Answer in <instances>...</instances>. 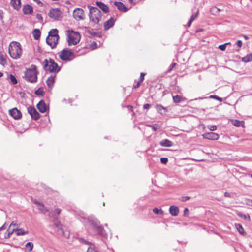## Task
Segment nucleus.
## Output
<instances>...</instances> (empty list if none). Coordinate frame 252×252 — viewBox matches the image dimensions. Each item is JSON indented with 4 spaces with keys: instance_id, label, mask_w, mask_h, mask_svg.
<instances>
[{
    "instance_id": "obj_1",
    "label": "nucleus",
    "mask_w": 252,
    "mask_h": 252,
    "mask_svg": "<svg viewBox=\"0 0 252 252\" xmlns=\"http://www.w3.org/2000/svg\"><path fill=\"white\" fill-rule=\"evenodd\" d=\"M9 53L11 58L18 59L22 54V49L20 44L17 42L13 41L9 46Z\"/></svg>"
},
{
    "instance_id": "obj_2",
    "label": "nucleus",
    "mask_w": 252,
    "mask_h": 252,
    "mask_svg": "<svg viewBox=\"0 0 252 252\" xmlns=\"http://www.w3.org/2000/svg\"><path fill=\"white\" fill-rule=\"evenodd\" d=\"M66 34L69 46L76 45L80 42L81 35L78 32L72 30H68L66 31Z\"/></svg>"
},
{
    "instance_id": "obj_3",
    "label": "nucleus",
    "mask_w": 252,
    "mask_h": 252,
    "mask_svg": "<svg viewBox=\"0 0 252 252\" xmlns=\"http://www.w3.org/2000/svg\"><path fill=\"white\" fill-rule=\"evenodd\" d=\"M59 39L58 31L56 29H54L49 32L46 38V42L52 48H54L57 45Z\"/></svg>"
},
{
    "instance_id": "obj_4",
    "label": "nucleus",
    "mask_w": 252,
    "mask_h": 252,
    "mask_svg": "<svg viewBox=\"0 0 252 252\" xmlns=\"http://www.w3.org/2000/svg\"><path fill=\"white\" fill-rule=\"evenodd\" d=\"M37 74L36 66L35 65H32L25 72V79L32 83L36 82L37 78Z\"/></svg>"
},
{
    "instance_id": "obj_5",
    "label": "nucleus",
    "mask_w": 252,
    "mask_h": 252,
    "mask_svg": "<svg viewBox=\"0 0 252 252\" xmlns=\"http://www.w3.org/2000/svg\"><path fill=\"white\" fill-rule=\"evenodd\" d=\"M89 8V18L94 24H98L101 20V12L96 7L88 6Z\"/></svg>"
},
{
    "instance_id": "obj_6",
    "label": "nucleus",
    "mask_w": 252,
    "mask_h": 252,
    "mask_svg": "<svg viewBox=\"0 0 252 252\" xmlns=\"http://www.w3.org/2000/svg\"><path fill=\"white\" fill-rule=\"evenodd\" d=\"M44 69L50 72H58L60 68L54 60L50 59H45L43 62Z\"/></svg>"
},
{
    "instance_id": "obj_7",
    "label": "nucleus",
    "mask_w": 252,
    "mask_h": 252,
    "mask_svg": "<svg viewBox=\"0 0 252 252\" xmlns=\"http://www.w3.org/2000/svg\"><path fill=\"white\" fill-rule=\"evenodd\" d=\"M59 57L63 61L71 60L74 57V53L71 50L63 49L60 52Z\"/></svg>"
},
{
    "instance_id": "obj_8",
    "label": "nucleus",
    "mask_w": 252,
    "mask_h": 252,
    "mask_svg": "<svg viewBox=\"0 0 252 252\" xmlns=\"http://www.w3.org/2000/svg\"><path fill=\"white\" fill-rule=\"evenodd\" d=\"M91 226L97 233L101 235H105V231L101 226L100 225V223L97 220H93L91 222Z\"/></svg>"
},
{
    "instance_id": "obj_9",
    "label": "nucleus",
    "mask_w": 252,
    "mask_h": 252,
    "mask_svg": "<svg viewBox=\"0 0 252 252\" xmlns=\"http://www.w3.org/2000/svg\"><path fill=\"white\" fill-rule=\"evenodd\" d=\"M73 16L77 21L84 20L85 19V14L83 10L80 8H75L73 11Z\"/></svg>"
},
{
    "instance_id": "obj_10",
    "label": "nucleus",
    "mask_w": 252,
    "mask_h": 252,
    "mask_svg": "<svg viewBox=\"0 0 252 252\" xmlns=\"http://www.w3.org/2000/svg\"><path fill=\"white\" fill-rule=\"evenodd\" d=\"M62 12L59 9H52L49 12V16L54 20H57L61 17Z\"/></svg>"
},
{
    "instance_id": "obj_11",
    "label": "nucleus",
    "mask_w": 252,
    "mask_h": 252,
    "mask_svg": "<svg viewBox=\"0 0 252 252\" xmlns=\"http://www.w3.org/2000/svg\"><path fill=\"white\" fill-rule=\"evenodd\" d=\"M27 109L28 113L32 119L37 120L39 118L40 115L34 107H29Z\"/></svg>"
},
{
    "instance_id": "obj_12",
    "label": "nucleus",
    "mask_w": 252,
    "mask_h": 252,
    "mask_svg": "<svg viewBox=\"0 0 252 252\" xmlns=\"http://www.w3.org/2000/svg\"><path fill=\"white\" fill-rule=\"evenodd\" d=\"M32 202L36 204L39 210L43 214H45L49 211V210L45 206V205L41 202L34 199L32 200Z\"/></svg>"
},
{
    "instance_id": "obj_13",
    "label": "nucleus",
    "mask_w": 252,
    "mask_h": 252,
    "mask_svg": "<svg viewBox=\"0 0 252 252\" xmlns=\"http://www.w3.org/2000/svg\"><path fill=\"white\" fill-rule=\"evenodd\" d=\"M202 136L205 139L212 140H216L219 138V134L213 132L205 133L202 135Z\"/></svg>"
},
{
    "instance_id": "obj_14",
    "label": "nucleus",
    "mask_w": 252,
    "mask_h": 252,
    "mask_svg": "<svg viewBox=\"0 0 252 252\" xmlns=\"http://www.w3.org/2000/svg\"><path fill=\"white\" fill-rule=\"evenodd\" d=\"M9 113L11 116L15 119H19L22 117V114L21 112L16 108H13L9 110Z\"/></svg>"
},
{
    "instance_id": "obj_15",
    "label": "nucleus",
    "mask_w": 252,
    "mask_h": 252,
    "mask_svg": "<svg viewBox=\"0 0 252 252\" xmlns=\"http://www.w3.org/2000/svg\"><path fill=\"white\" fill-rule=\"evenodd\" d=\"M55 226H56L57 231H59V233L63 235L64 237L68 238L69 236V233L68 232H64L62 227V225L60 224V223H55Z\"/></svg>"
},
{
    "instance_id": "obj_16",
    "label": "nucleus",
    "mask_w": 252,
    "mask_h": 252,
    "mask_svg": "<svg viewBox=\"0 0 252 252\" xmlns=\"http://www.w3.org/2000/svg\"><path fill=\"white\" fill-rule=\"evenodd\" d=\"M37 108L41 113H44L46 111L47 107L43 100H41L37 104Z\"/></svg>"
},
{
    "instance_id": "obj_17",
    "label": "nucleus",
    "mask_w": 252,
    "mask_h": 252,
    "mask_svg": "<svg viewBox=\"0 0 252 252\" xmlns=\"http://www.w3.org/2000/svg\"><path fill=\"white\" fill-rule=\"evenodd\" d=\"M23 12L25 15H29L32 14L33 12V8L32 6L29 4L24 5L22 9Z\"/></svg>"
},
{
    "instance_id": "obj_18",
    "label": "nucleus",
    "mask_w": 252,
    "mask_h": 252,
    "mask_svg": "<svg viewBox=\"0 0 252 252\" xmlns=\"http://www.w3.org/2000/svg\"><path fill=\"white\" fill-rule=\"evenodd\" d=\"M10 4L14 9L18 10L21 6V0H11Z\"/></svg>"
},
{
    "instance_id": "obj_19",
    "label": "nucleus",
    "mask_w": 252,
    "mask_h": 252,
    "mask_svg": "<svg viewBox=\"0 0 252 252\" xmlns=\"http://www.w3.org/2000/svg\"><path fill=\"white\" fill-rule=\"evenodd\" d=\"M114 4L117 7L118 9L120 11L126 12L128 10L127 8L126 7L123 3L120 2L115 1L114 2Z\"/></svg>"
},
{
    "instance_id": "obj_20",
    "label": "nucleus",
    "mask_w": 252,
    "mask_h": 252,
    "mask_svg": "<svg viewBox=\"0 0 252 252\" xmlns=\"http://www.w3.org/2000/svg\"><path fill=\"white\" fill-rule=\"evenodd\" d=\"M115 20L113 18H111L104 23V28L105 30H108L114 24Z\"/></svg>"
},
{
    "instance_id": "obj_21",
    "label": "nucleus",
    "mask_w": 252,
    "mask_h": 252,
    "mask_svg": "<svg viewBox=\"0 0 252 252\" xmlns=\"http://www.w3.org/2000/svg\"><path fill=\"white\" fill-rule=\"evenodd\" d=\"M179 208L177 206L173 205L171 206L169 208V212L172 216H177L179 213Z\"/></svg>"
},
{
    "instance_id": "obj_22",
    "label": "nucleus",
    "mask_w": 252,
    "mask_h": 252,
    "mask_svg": "<svg viewBox=\"0 0 252 252\" xmlns=\"http://www.w3.org/2000/svg\"><path fill=\"white\" fill-rule=\"evenodd\" d=\"M97 6L101 9L104 12L107 13L109 12V8L108 7L103 3L101 2H96V3Z\"/></svg>"
},
{
    "instance_id": "obj_23",
    "label": "nucleus",
    "mask_w": 252,
    "mask_h": 252,
    "mask_svg": "<svg viewBox=\"0 0 252 252\" xmlns=\"http://www.w3.org/2000/svg\"><path fill=\"white\" fill-rule=\"evenodd\" d=\"M55 75H52L47 80L46 83L49 88H51L53 86L54 83L55 82Z\"/></svg>"
},
{
    "instance_id": "obj_24",
    "label": "nucleus",
    "mask_w": 252,
    "mask_h": 252,
    "mask_svg": "<svg viewBox=\"0 0 252 252\" xmlns=\"http://www.w3.org/2000/svg\"><path fill=\"white\" fill-rule=\"evenodd\" d=\"M160 145L163 147H171L173 145V143L167 139H164L162 141H161L159 143Z\"/></svg>"
},
{
    "instance_id": "obj_25",
    "label": "nucleus",
    "mask_w": 252,
    "mask_h": 252,
    "mask_svg": "<svg viewBox=\"0 0 252 252\" xmlns=\"http://www.w3.org/2000/svg\"><path fill=\"white\" fill-rule=\"evenodd\" d=\"M16 228H10L8 227L7 230L4 234V238L6 239L10 238L13 233L15 231Z\"/></svg>"
},
{
    "instance_id": "obj_26",
    "label": "nucleus",
    "mask_w": 252,
    "mask_h": 252,
    "mask_svg": "<svg viewBox=\"0 0 252 252\" xmlns=\"http://www.w3.org/2000/svg\"><path fill=\"white\" fill-rule=\"evenodd\" d=\"M241 60L245 63L252 61V53H250L242 57Z\"/></svg>"
},
{
    "instance_id": "obj_27",
    "label": "nucleus",
    "mask_w": 252,
    "mask_h": 252,
    "mask_svg": "<svg viewBox=\"0 0 252 252\" xmlns=\"http://www.w3.org/2000/svg\"><path fill=\"white\" fill-rule=\"evenodd\" d=\"M235 227L240 234L242 235H244L245 234L244 229H243L242 226L241 224H235Z\"/></svg>"
},
{
    "instance_id": "obj_28",
    "label": "nucleus",
    "mask_w": 252,
    "mask_h": 252,
    "mask_svg": "<svg viewBox=\"0 0 252 252\" xmlns=\"http://www.w3.org/2000/svg\"><path fill=\"white\" fill-rule=\"evenodd\" d=\"M16 232V235L18 236L24 235L28 233V231L25 230L23 229H17L15 230Z\"/></svg>"
},
{
    "instance_id": "obj_29",
    "label": "nucleus",
    "mask_w": 252,
    "mask_h": 252,
    "mask_svg": "<svg viewBox=\"0 0 252 252\" xmlns=\"http://www.w3.org/2000/svg\"><path fill=\"white\" fill-rule=\"evenodd\" d=\"M156 109H157V110L161 114L165 113L166 111V109L165 108L163 107L160 105H157Z\"/></svg>"
},
{
    "instance_id": "obj_30",
    "label": "nucleus",
    "mask_w": 252,
    "mask_h": 252,
    "mask_svg": "<svg viewBox=\"0 0 252 252\" xmlns=\"http://www.w3.org/2000/svg\"><path fill=\"white\" fill-rule=\"evenodd\" d=\"M33 35L35 39L37 40L40 36V32L38 29H35L33 32Z\"/></svg>"
},
{
    "instance_id": "obj_31",
    "label": "nucleus",
    "mask_w": 252,
    "mask_h": 252,
    "mask_svg": "<svg viewBox=\"0 0 252 252\" xmlns=\"http://www.w3.org/2000/svg\"><path fill=\"white\" fill-rule=\"evenodd\" d=\"M233 124L235 126L239 127V126H243L244 123L243 121H240L235 120L233 121Z\"/></svg>"
},
{
    "instance_id": "obj_32",
    "label": "nucleus",
    "mask_w": 252,
    "mask_h": 252,
    "mask_svg": "<svg viewBox=\"0 0 252 252\" xmlns=\"http://www.w3.org/2000/svg\"><path fill=\"white\" fill-rule=\"evenodd\" d=\"M26 248L29 252H31L33 248V244L32 242H28L25 245Z\"/></svg>"
},
{
    "instance_id": "obj_33",
    "label": "nucleus",
    "mask_w": 252,
    "mask_h": 252,
    "mask_svg": "<svg viewBox=\"0 0 252 252\" xmlns=\"http://www.w3.org/2000/svg\"><path fill=\"white\" fill-rule=\"evenodd\" d=\"M6 63V61L2 53L0 52V64L4 65Z\"/></svg>"
},
{
    "instance_id": "obj_34",
    "label": "nucleus",
    "mask_w": 252,
    "mask_h": 252,
    "mask_svg": "<svg viewBox=\"0 0 252 252\" xmlns=\"http://www.w3.org/2000/svg\"><path fill=\"white\" fill-rule=\"evenodd\" d=\"M210 13L214 15H217L218 14V8L216 7H213L210 9Z\"/></svg>"
},
{
    "instance_id": "obj_35",
    "label": "nucleus",
    "mask_w": 252,
    "mask_h": 252,
    "mask_svg": "<svg viewBox=\"0 0 252 252\" xmlns=\"http://www.w3.org/2000/svg\"><path fill=\"white\" fill-rule=\"evenodd\" d=\"M238 216L241 217V218L248 220L249 221L251 220L249 214H243L242 213H239L238 214Z\"/></svg>"
},
{
    "instance_id": "obj_36",
    "label": "nucleus",
    "mask_w": 252,
    "mask_h": 252,
    "mask_svg": "<svg viewBox=\"0 0 252 252\" xmlns=\"http://www.w3.org/2000/svg\"><path fill=\"white\" fill-rule=\"evenodd\" d=\"M9 79L10 80V82L13 84H16L17 83V81L15 76L12 74H10L9 75Z\"/></svg>"
},
{
    "instance_id": "obj_37",
    "label": "nucleus",
    "mask_w": 252,
    "mask_h": 252,
    "mask_svg": "<svg viewBox=\"0 0 252 252\" xmlns=\"http://www.w3.org/2000/svg\"><path fill=\"white\" fill-rule=\"evenodd\" d=\"M19 226V225L17 223L16 221H13L11 223V224H10V225H9V227H10L11 228H16V230H17Z\"/></svg>"
},
{
    "instance_id": "obj_38",
    "label": "nucleus",
    "mask_w": 252,
    "mask_h": 252,
    "mask_svg": "<svg viewBox=\"0 0 252 252\" xmlns=\"http://www.w3.org/2000/svg\"><path fill=\"white\" fill-rule=\"evenodd\" d=\"M173 99L175 103H179L181 101V96L178 95L173 96Z\"/></svg>"
},
{
    "instance_id": "obj_39",
    "label": "nucleus",
    "mask_w": 252,
    "mask_h": 252,
    "mask_svg": "<svg viewBox=\"0 0 252 252\" xmlns=\"http://www.w3.org/2000/svg\"><path fill=\"white\" fill-rule=\"evenodd\" d=\"M35 94L38 95L43 96L44 94V92L43 90L41 88L38 89L35 92Z\"/></svg>"
},
{
    "instance_id": "obj_40",
    "label": "nucleus",
    "mask_w": 252,
    "mask_h": 252,
    "mask_svg": "<svg viewBox=\"0 0 252 252\" xmlns=\"http://www.w3.org/2000/svg\"><path fill=\"white\" fill-rule=\"evenodd\" d=\"M153 211L154 213L156 214H163V211L161 209H158V208H155L153 209Z\"/></svg>"
},
{
    "instance_id": "obj_41",
    "label": "nucleus",
    "mask_w": 252,
    "mask_h": 252,
    "mask_svg": "<svg viewBox=\"0 0 252 252\" xmlns=\"http://www.w3.org/2000/svg\"><path fill=\"white\" fill-rule=\"evenodd\" d=\"M198 14V11H197L196 13L193 14L190 18V25H191V22L196 19L197 17Z\"/></svg>"
},
{
    "instance_id": "obj_42",
    "label": "nucleus",
    "mask_w": 252,
    "mask_h": 252,
    "mask_svg": "<svg viewBox=\"0 0 252 252\" xmlns=\"http://www.w3.org/2000/svg\"><path fill=\"white\" fill-rule=\"evenodd\" d=\"M207 128L211 131H215L217 129V126L215 125H209Z\"/></svg>"
},
{
    "instance_id": "obj_43",
    "label": "nucleus",
    "mask_w": 252,
    "mask_h": 252,
    "mask_svg": "<svg viewBox=\"0 0 252 252\" xmlns=\"http://www.w3.org/2000/svg\"><path fill=\"white\" fill-rule=\"evenodd\" d=\"M148 126L152 127L154 131L157 130L159 128V126L157 124H155L154 125H148Z\"/></svg>"
},
{
    "instance_id": "obj_44",
    "label": "nucleus",
    "mask_w": 252,
    "mask_h": 252,
    "mask_svg": "<svg viewBox=\"0 0 252 252\" xmlns=\"http://www.w3.org/2000/svg\"><path fill=\"white\" fill-rule=\"evenodd\" d=\"M87 252H97V251L94 248V247H93V246H91V247H90Z\"/></svg>"
},
{
    "instance_id": "obj_45",
    "label": "nucleus",
    "mask_w": 252,
    "mask_h": 252,
    "mask_svg": "<svg viewBox=\"0 0 252 252\" xmlns=\"http://www.w3.org/2000/svg\"><path fill=\"white\" fill-rule=\"evenodd\" d=\"M160 161L162 164H165L168 162V158H160Z\"/></svg>"
},
{
    "instance_id": "obj_46",
    "label": "nucleus",
    "mask_w": 252,
    "mask_h": 252,
    "mask_svg": "<svg viewBox=\"0 0 252 252\" xmlns=\"http://www.w3.org/2000/svg\"><path fill=\"white\" fill-rule=\"evenodd\" d=\"M226 45L224 44L219 46V48L221 51H224L226 49Z\"/></svg>"
},
{
    "instance_id": "obj_47",
    "label": "nucleus",
    "mask_w": 252,
    "mask_h": 252,
    "mask_svg": "<svg viewBox=\"0 0 252 252\" xmlns=\"http://www.w3.org/2000/svg\"><path fill=\"white\" fill-rule=\"evenodd\" d=\"M246 204L249 206H252V200L247 199L246 200Z\"/></svg>"
},
{
    "instance_id": "obj_48",
    "label": "nucleus",
    "mask_w": 252,
    "mask_h": 252,
    "mask_svg": "<svg viewBox=\"0 0 252 252\" xmlns=\"http://www.w3.org/2000/svg\"><path fill=\"white\" fill-rule=\"evenodd\" d=\"M237 45L239 47H242V42L241 40H238L237 41Z\"/></svg>"
},
{
    "instance_id": "obj_49",
    "label": "nucleus",
    "mask_w": 252,
    "mask_h": 252,
    "mask_svg": "<svg viewBox=\"0 0 252 252\" xmlns=\"http://www.w3.org/2000/svg\"><path fill=\"white\" fill-rule=\"evenodd\" d=\"M145 73H141V75H140V82H142L143 79H144V76H145Z\"/></svg>"
},
{
    "instance_id": "obj_50",
    "label": "nucleus",
    "mask_w": 252,
    "mask_h": 252,
    "mask_svg": "<svg viewBox=\"0 0 252 252\" xmlns=\"http://www.w3.org/2000/svg\"><path fill=\"white\" fill-rule=\"evenodd\" d=\"M176 65V63H173L170 66L169 71H170Z\"/></svg>"
},
{
    "instance_id": "obj_51",
    "label": "nucleus",
    "mask_w": 252,
    "mask_h": 252,
    "mask_svg": "<svg viewBox=\"0 0 252 252\" xmlns=\"http://www.w3.org/2000/svg\"><path fill=\"white\" fill-rule=\"evenodd\" d=\"M150 107V105L149 104H145L143 106V108L145 109H148Z\"/></svg>"
},
{
    "instance_id": "obj_52",
    "label": "nucleus",
    "mask_w": 252,
    "mask_h": 252,
    "mask_svg": "<svg viewBox=\"0 0 252 252\" xmlns=\"http://www.w3.org/2000/svg\"><path fill=\"white\" fill-rule=\"evenodd\" d=\"M61 212V209L57 208L55 210V212L56 213L57 215L60 214Z\"/></svg>"
},
{
    "instance_id": "obj_53",
    "label": "nucleus",
    "mask_w": 252,
    "mask_h": 252,
    "mask_svg": "<svg viewBox=\"0 0 252 252\" xmlns=\"http://www.w3.org/2000/svg\"><path fill=\"white\" fill-rule=\"evenodd\" d=\"M96 47V43L95 42H94L91 45V47L94 49H95Z\"/></svg>"
},
{
    "instance_id": "obj_54",
    "label": "nucleus",
    "mask_w": 252,
    "mask_h": 252,
    "mask_svg": "<svg viewBox=\"0 0 252 252\" xmlns=\"http://www.w3.org/2000/svg\"><path fill=\"white\" fill-rule=\"evenodd\" d=\"M189 197H188V196H186V197H182L181 200H182V201H187V200H189Z\"/></svg>"
},
{
    "instance_id": "obj_55",
    "label": "nucleus",
    "mask_w": 252,
    "mask_h": 252,
    "mask_svg": "<svg viewBox=\"0 0 252 252\" xmlns=\"http://www.w3.org/2000/svg\"><path fill=\"white\" fill-rule=\"evenodd\" d=\"M215 99L216 100H219L220 102H221L222 101V99L218 96H215Z\"/></svg>"
},
{
    "instance_id": "obj_56",
    "label": "nucleus",
    "mask_w": 252,
    "mask_h": 252,
    "mask_svg": "<svg viewBox=\"0 0 252 252\" xmlns=\"http://www.w3.org/2000/svg\"><path fill=\"white\" fill-rule=\"evenodd\" d=\"M224 196L226 197H230L231 195H230V194L228 192H225L224 193Z\"/></svg>"
},
{
    "instance_id": "obj_57",
    "label": "nucleus",
    "mask_w": 252,
    "mask_h": 252,
    "mask_svg": "<svg viewBox=\"0 0 252 252\" xmlns=\"http://www.w3.org/2000/svg\"><path fill=\"white\" fill-rule=\"evenodd\" d=\"M184 213L185 215H187L188 214V209L187 208L184 209Z\"/></svg>"
},
{
    "instance_id": "obj_58",
    "label": "nucleus",
    "mask_w": 252,
    "mask_h": 252,
    "mask_svg": "<svg viewBox=\"0 0 252 252\" xmlns=\"http://www.w3.org/2000/svg\"><path fill=\"white\" fill-rule=\"evenodd\" d=\"M141 82H140V81H138L137 83L136 84V85H135V86H134V88L138 87L140 86V84L141 83Z\"/></svg>"
},
{
    "instance_id": "obj_59",
    "label": "nucleus",
    "mask_w": 252,
    "mask_h": 252,
    "mask_svg": "<svg viewBox=\"0 0 252 252\" xmlns=\"http://www.w3.org/2000/svg\"><path fill=\"white\" fill-rule=\"evenodd\" d=\"M2 13H3L2 11L0 10V19L2 18Z\"/></svg>"
},
{
    "instance_id": "obj_60",
    "label": "nucleus",
    "mask_w": 252,
    "mask_h": 252,
    "mask_svg": "<svg viewBox=\"0 0 252 252\" xmlns=\"http://www.w3.org/2000/svg\"><path fill=\"white\" fill-rule=\"evenodd\" d=\"M33 0L35 2H36V3H37L38 4L41 3V2H40V1L39 0Z\"/></svg>"
},
{
    "instance_id": "obj_61",
    "label": "nucleus",
    "mask_w": 252,
    "mask_h": 252,
    "mask_svg": "<svg viewBox=\"0 0 252 252\" xmlns=\"http://www.w3.org/2000/svg\"><path fill=\"white\" fill-rule=\"evenodd\" d=\"M243 37L244 38V39H245V40H248V39L249 38V37H248V36L245 35H243Z\"/></svg>"
},
{
    "instance_id": "obj_62",
    "label": "nucleus",
    "mask_w": 252,
    "mask_h": 252,
    "mask_svg": "<svg viewBox=\"0 0 252 252\" xmlns=\"http://www.w3.org/2000/svg\"><path fill=\"white\" fill-rule=\"evenodd\" d=\"M5 225V223H4L2 226H1V227H0V231L2 230V229H4V225Z\"/></svg>"
},
{
    "instance_id": "obj_63",
    "label": "nucleus",
    "mask_w": 252,
    "mask_h": 252,
    "mask_svg": "<svg viewBox=\"0 0 252 252\" xmlns=\"http://www.w3.org/2000/svg\"><path fill=\"white\" fill-rule=\"evenodd\" d=\"M215 96L216 95H211L209 96V98L215 99Z\"/></svg>"
},
{
    "instance_id": "obj_64",
    "label": "nucleus",
    "mask_w": 252,
    "mask_h": 252,
    "mask_svg": "<svg viewBox=\"0 0 252 252\" xmlns=\"http://www.w3.org/2000/svg\"><path fill=\"white\" fill-rule=\"evenodd\" d=\"M41 17V15H39V14H37V18L39 19Z\"/></svg>"
}]
</instances>
